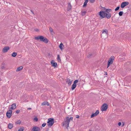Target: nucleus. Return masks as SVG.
Listing matches in <instances>:
<instances>
[{"label": "nucleus", "mask_w": 131, "mask_h": 131, "mask_svg": "<svg viewBox=\"0 0 131 131\" xmlns=\"http://www.w3.org/2000/svg\"><path fill=\"white\" fill-rule=\"evenodd\" d=\"M57 58H58V60H60V56H59V55H58Z\"/></svg>", "instance_id": "nucleus-36"}, {"label": "nucleus", "mask_w": 131, "mask_h": 131, "mask_svg": "<svg viewBox=\"0 0 131 131\" xmlns=\"http://www.w3.org/2000/svg\"><path fill=\"white\" fill-rule=\"evenodd\" d=\"M72 81H71L70 79H67L66 82L67 83L68 85H70L72 83Z\"/></svg>", "instance_id": "nucleus-17"}, {"label": "nucleus", "mask_w": 131, "mask_h": 131, "mask_svg": "<svg viewBox=\"0 0 131 131\" xmlns=\"http://www.w3.org/2000/svg\"><path fill=\"white\" fill-rule=\"evenodd\" d=\"M108 30L106 29H105L103 30L102 33L103 34H105L106 37L107 36V34H108Z\"/></svg>", "instance_id": "nucleus-16"}, {"label": "nucleus", "mask_w": 131, "mask_h": 131, "mask_svg": "<svg viewBox=\"0 0 131 131\" xmlns=\"http://www.w3.org/2000/svg\"><path fill=\"white\" fill-rule=\"evenodd\" d=\"M119 6H118L115 9V11H117V10H119Z\"/></svg>", "instance_id": "nucleus-32"}, {"label": "nucleus", "mask_w": 131, "mask_h": 131, "mask_svg": "<svg viewBox=\"0 0 131 131\" xmlns=\"http://www.w3.org/2000/svg\"><path fill=\"white\" fill-rule=\"evenodd\" d=\"M108 105L106 104H104L102 106L101 110L102 111H106L108 107Z\"/></svg>", "instance_id": "nucleus-7"}, {"label": "nucleus", "mask_w": 131, "mask_h": 131, "mask_svg": "<svg viewBox=\"0 0 131 131\" xmlns=\"http://www.w3.org/2000/svg\"><path fill=\"white\" fill-rule=\"evenodd\" d=\"M31 12L32 13V14H34V13H33V12H32L31 10Z\"/></svg>", "instance_id": "nucleus-41"}, {"label": "nucleus", "mask_w": 131, "mask_h": 131, "mask_svg": "<svg viewBox=\"0 0 131 131\" xmlns=\"http://www.w3.org/2000/svg\"><path fill=\"white\" fill-rule=\"evenodd\" d=\"M49 30L51 32H53V29L52 28H49Z\"/></svg>", "instance_id": "nucleus-35"}, {"label": "nucleus", "mask_w": 131, "mask_h": 131, "mask_svg": "<svg viewBox=\"0 0 131 131\" xmlns=\"http://www.w3.org/2000/svg\"><path fill=\"white\" fill-rule=\"evenodd\" d=\"M124 125V124H123V125H122V126H123Z\"/></svg>", "instance_id": "nucleus-44"}, {"label": "nucleus", "mask_w": 131, "mask_h": 131, "mask_svg": "<svg viewBox=\"0 0 131 131\" xmlns=\"http://www.w3.org/2000/svg\"><path fill=\"white\" fill-rule=\"evenodd\" d=\"M31 131H40V129L39 127L35 126L31 129Z\"/></svg>", "instance_id": "nucleus-10"}, {"label": "nucleus", "mask_w": 131, "mask_h": 131, "mask_svg": "<svg viewBox=\"0 0 131 131\" xmlns=\"http://www.w3.org/2000/svg\"><path fill=\"white\" fill-rule=\"evenodd\" d=\"M129 4L128 2H122L121 4V7L122 8H124L125 6L128 5Z\"/></svg>", "instance_id": "nucleus-9"}, {"label": "nucleus", "mask_w": 131, "mask_h": 131, "mask_svg": "<svg viewBox=\"0 0 131 131\" xmlns=\"http://www.w3.org/2000/svg\"><path fill=\"white\" fill-rule=\"evenodd\" d=\"M106 12L101 10L99 13V15L100 16L101 18H103L105 17L106 16Z\"/></svg>", "instance_id": "nucleus-5"}, {"label": "nucleus", "mask_w": 131, "mask_h": 131, "mask_svg": "<svg viewBox=\"0 0 131 131\" xmlns=\"http://www.w3.org/2000/svg\"><path fill=\"white\" fill-rule=\"evenodd\" d=\"M46 124L45 123H44L42 124V126L44 127L46 126Z\"/></svg>", "instance_id": "nucleus-34"}, {"label": "nucleus", "mask_w": 131, "mask_h": 131, "mask_svg": "<svg viewBox=\"0 0 131 131\" xmlns=\"http://www.w3.org/2000/svg\"><path fill=\"white\" fill-rule=\"evenodd\" d=\"M64 47V46L63 44L62 43H61L60 44L59 46V47L61 50H63V47Z\"/></svg>", "instance_id": "nucleus-22"}, {"label": "nucleus", "mask_w": 131, "mask_h": 131, "mask_svg": "<svg viewBox=\"0 0 131 131\" xmlns=\"http://www.w3.org/2000/svg\"><path fill=\"white\" fill-rule=\"evenodd\" d=\"M4 68V67H2V69Z\"/></svg>", "instance_id": "nucleus-42"}, {"label": "nucleus", "mask_w": 131, "mask_h": 131, "mask_svg": "<svg viewBox=\"0 0 131 131\" xmlns=\"http://www.w3.org/2000/svg\"><path fill=\"white\" fill-rule=\"evenodd\" d=\"M23 68V67L22 66H20L18 67L16 70V71H19L22 69Z\"/></svg>", "instance_id": "nucleus-21"}, {"label": "nucleus", "mask_w": 131, "mask_h": 131, "mask_svg": "<svg viewBox=\"0 0 131 131\" xmlns=\"http://www.w3.org/2000/svg\"><path fill=\"white\" fill-rule=\"evenodd\" d=\"M51 63L52 66L54 67H56L57 66V63L56 62H52V61Z\"/></svg>", "instance_id": "nucleus-18"}, {"label": "nucleus", "mask_w": 131, "mask_h": 131, "mask_svg": "<svg viewBox=\"0 0 131 131\" xmlns=\"http://www.w3.org/2000/svg\"><path fill=\"white\" fill-rule=\"evenodd\" d=\"M17 54V53L15 52H14L12 54V56L14 57H15Z\"/></svg>", "instance_id": "nucleus-25"}, {"label": "nucleus", "mask_w": 131, "mask_h": 131, "mask_svg": "<svg viewBox=\"0 0 131 131\" xmlns=\"http://www.w3.org/2000/svg\"><path fill=\"white\" fill-rule=\"evenodd\" d=\"M77 84H73L72 86L71 89L72 90H73L76 87Z\"/></svg>", "instance_id": "nucleus-24"}, {"label": "nucleus", "mask_w": 131, "mask_h": 131, "mask_svg": "<svg viewBox=\"0 0 131 131\" xmlns=\"http://www.w3.org/2000/svg\"><path fill=\"white\" fill-rule=\"evenodd\" d=\"M41 105H47L48 106L49 105L48 103L46 102H43L42 103Z\"/></svg>", "instance_id": "nucleus-19"}, {"label": "nucleus", "mask_w": 131, "mask_h": 131, "mask_svg": "<svg viewBox=\"0 0 131 131\" xmlns=\"http://www.w3.org/2000/svg\"><path fill=\"white\" fill-rule=\"evenodd\" d=\"M99 111L98 110H97L95 113L92 114L91 116V118H92L93 117L96 116L99 114Z\"/></svg>", "instance_id": "nucleus-11"}, {"label": "nucleus", "mask_w": 131, "mask_h": 131, "mask_svg": "<svg viewBox=\"0 0 131 131\" xmlns=\"http://www.w3.org/2000/svg\"><path fill=\"white\" fill-rule=\"evenodd\" d=\"M24 130V127H21L18 130V131H23Z\"/></svg>", "instance_id": "nucleus-27"}, {"label": "nucleus", "mask_w": 131, "mask_h": 131, "mask_svg": "<svg viewBox=\"0 0 131 131\" xmlns=\"http://www.w3.org/2000/svg\"><path fill=\"white\" fill-rule=\"evenodd\" d=\"M121 124V122H119L118 123V125L119 126H120Z\"/></svg>", "instance_id": "nucleus-40"}, {"label": "nucleus", "mask_w": 131, "mask_h": 131, "mask_svg": "<svg viewBox=\"0 0 131 131\" xmlns=\"http://www.w3.org/2000/svg\"><path fill=\"white\" fill-rule=\"evenodd\" d=\"M105 35V34H103L102 33L101 35V37H102L103 38L105 39L106 38H107L108 36V34H107V35L106 37V36Z\"/></svg>", "instance_id": "nucleus-15"}, {"label": "nucleus", "mask_w": 131, "mask_h": 131, "mask_svg": "<svg viewBox=\"0 0 131 131\" xmlns=\"http://www.w3.org/2000/svg\"><path fill=\"white\" fill-rule=\"evenodd\" d=\"M72 6L70 3H69L68 4V6L67 8V10L69 11L71 9Z\"/></svg>", "instance_id": "nucleus-14"}, {"label": "nucleus", "mask_w": 131, "mask_h": 131, "mask_svg": "<svg viewBox=\"0 0 131 131\" xmlns=\"http://www.w3.org/2000/svg\"><path fill=\"white\" fill-rule=\"evenodd\" d=\"M123 12L122 11H120L119 13V15L120 16H122L123 14Z\"/></svg>", "instance_id": "nucleus-28"}, {"label": "nucleus", "mask_w": 131, "mask_h": 131, "mask_svg": "<svg viewBox=\"0 0 131 131\" xmlns=\"http://www.w3.org/2000/svg\"><path fill=\"white\" fill-rule=\"evenodd\" d=\"M111 11L110 9H108L106 10V18L109 19L111 17V14L110 13H109L108 12H110Z\"/></svg>", "instance_id": "nucleus-6"}, {"label": "nucleus", "mask_w": 131, "mask_h": 131, "mask_svg": "<svg viewBox=\"0 0 131 131\" xmlns=\"http://www.w3.org/2000/svg\"><path fill=\"white\" fill-rule=\"evenodd\" d=\"M21 122L19 120L17 121L16 122V123L17 124H19L21 123Z\"/></svg>", "instance_id": "nucleus-31"}, {"label": "nucleus", "mask_w": 131, "mask_h": 131, "mask_svg": "<svg viewBox=\"0 0 131 131\" xmlns=\"http://www.w3.org/2000/svg\"><path fill=\"white\" fill-rule=\"evenodd\" d=\"M69 120L70 121H72L73 117H71L70 118H69Z\"/></svg>", "instance_id": "nucleus-30"}, {"label": "nucleus", "mask_w": 131, "mask_h": 131, "mask_svg": "<svg viewBox=\"0 0 131 131\" xmlns=\"http://www.w3.org/2000/svg\"><path fill=\"white\" fill-rule=\"evenodd\" d=\"M90 2L92 3H94L95 1V0H89Z\"/></svg>", "instance_id": "nucleus-33"}, {"label": "nucleus", "mask_w": 131, "mask_h": 131, "mask_svg": "<svg viewBox=\"0 0 131 131\" xmlns=\"http://www.w3.org/2000/svg\"><path fill=\"white\" fill-rule=\"evenodd\" d=\"M34 120L35 121H37L38 120V118H37V117H35V118H34Z\"/></svg>", "instance_id": "nucleus-37"}, {"label": "nucleus", "mask_w": 131, "mask_h": 131, "mask_svg": "<svg viewBox=\"0 0 131 131\" xmlns=\"http://www.w3.org/2000/svg\"><path fill=\"white\" fill-rule=\"evenodd\" d=\"M48 126L49 127H51L54 123V119L52 118H49L48 119L47 122Z\"/></svg>", "instance_id": "nucleus-2"}, {"label": "nucleus", "mask_w": 131, "mask_h": 131, "mask_svg": "<svg viewBox=\"0 0 131 131\" xmlns=\"http://www.w3.org/2000/svg\"><path fill=\"white\" fill-rule=\"evenodd\" d=\"M114 59V57L113 56H112L109 59L108 62V68L110 64H112L113 62V60Z\"/></svg>", "instance_id": "nucleus-4"}, {"label": "nucleus", "mask_w": 131, "mask_h": 131, "mask_svg": "<svg viewBox=\"0 0 131 131\" xmlns=\"http://www.w3.org/2000/svg\"><path fill=\"white\" fill-rule=\"evenodd\" d=\"M86 11H82L81 12V14L83 16H84L85 15L86 13Z\"/></svg>", "instance_id": "nucleus-26"}, {"label": "nucleus", "mask_w": 131, "mask_h": 131, "mask_svg": "<svg viewBox=\"0 0 131 131\" xmlns=\"http://www.w3.org/2000/svg\"><path fill=\"white\" fill-rule=\"evenodd\" d=\"M88 0H85V2L83 5V7H85L86 6L87 3H88Z\"/></svg>", "instance_id": "nucleus-20"}, {"label": "nucleus", "mask_w": 131, "mask_h": 131, "mask_svg": "<svg viewBox=\"0 0 131 131\" xmlns=\"http://www.w3.org/2000/svg\"><path fill=\"white\" fill-rule=\"evenodd\" d=\"M78 80H75L74 81L73 84H76V83L78 82Z\"/></svg>", "instance_id": "nucleus-29"}, {"label": "nucleus", "mask_w": 131, "mask_h": 131, "mask_svg": "<svg viewBox=\"0 0 131 131\" xmlns=\"http://www.w3.org/2000/svg\"><path fill=\"white\" fill-rule=\"evenodd\" d=\"M69 119V116L66 117V119L64 120V122L63 123V125L66 126L67 127V128L69 126V125L70 122V121Z\"/></svg>", "instance_id": "nucleus-3"}, {"label": "nucleus", "mask_w": 131, "mask_h": 131, "mask_svg": "<svg viewBox=\"0 0 131 131\" xmlns=\"http://www.w3.org/2000/svg\"><path fill=\"white\" fill-rule=\"evenodd\" d=\"M35 39L37 40H40L41 41L43 42L46 43H47L48 42V40L46 37L42 36H38L35 37Z\"/></svg>", "instance_id": "nucleus-1"}, {"label": "nucleus", "mask_w": 131, "mask_h": 131, "mask_svg": "<svg viewBox=\"0 0 131 131\" xmlns=\"http://www.w3.org/2000/svg\"><path fill=\"white\" fill-rule=\"evenodd\" d=\"M79 116L78 115H76V117L77 118H79Z\"/></svg>", "instance_id": "nucleus-39"}, {"label": "nucleus", "mask_w": 131, "mask_h": 131, "mask_svg": "<svg viewBox=\"0 0 131 131\" xmlns=\"http://www.w3.org/2000/svg\"><path fill=\"white\" fill-rule=\"evenodd\" d=\"M9 49V47H5L3 49V52H7Z\"/></svg>", "instance_id": "nucleus-12"}, {"label": "nucleus", "mask_w": 131, "mask_h": 131, "mask_svg": "<svg viewBox=\"0 0 131 131\" xmlns=\"http://www.w3.org/2000/svg\"><path fill=\"white\" fill-rule=\"evenodd\" d=\"M12 111L9 110L7 111L6 113V116L8 118H10L11 116L12 113Z\"/></svg>", "instance_id": "nucleus-8"}, {"label": "nucleus", "mask_w": 131, "mask_h": 131, "mask_svg": "<svg viewBox=\"0 0 131 131\" xmlns=\"http://www.w3.org/2000/svg\"><path fill=\"white\" fill-rule=\"evenodd\" d=\"M89 131H91V130H89Z\"/></svg>", "instance_id": "nucleus-45"}, {"label": "nucleus", "mask_w": 131, "mask_h": 131, "mask_svg": "<svg viewBox=\"0 0 131 131\" xmlns=\"http://www.w3.org/2000/svg\"><path fill=\"white\" fill-rule=\"evenodd\" d=\"M31 108H28V109L30 110Z\"/></svg>", "instance_id": "nucleus-43"}, {"label": "nucleus", "mask_w": 131, "mask_h": 131, "mask_svg": "<svg viewBox=\"0 0 131 131\" xmlns=\"http://www.w3.org/2000/svg\"><path fill=\"white\" fill-rule=\"evenodd\" d=\"M13 125L12 124L9 123L8 125V128L9 129H12L13 127Z\"/></svg>", "instance_id": "nucleus-23"}, {"label": "nucleus", "mask_w": 131, "mask_h": 131, "mask_svg": "<svg viewBox=\"0 0 131 131\" xmlns=\"http://www.w3.org/2000/svg\"><path fill=\"white\" fill-rule=\"evenodd\" d=\"M20 112V111L19 110H17L16 111V113H19Z\"/></svg>", "instance_id": "nucleus-38"}, {"label": "nucleus", "mask_w": 131, "mask_h": 131, "mask_svg": "<svg viewBox=\"0 0 131 131\" xmlns=\"http://www.w3.org/2000/svg\"><path fill=\"white\" fill-rule=\"evenodd\" d=\"M16 108V104L15 103L11 105V107L9 108L12 110H14Z\"/></svg>", "instance_id": "nucleus-13"}]
</instances>
